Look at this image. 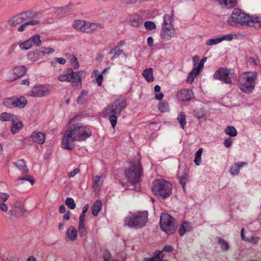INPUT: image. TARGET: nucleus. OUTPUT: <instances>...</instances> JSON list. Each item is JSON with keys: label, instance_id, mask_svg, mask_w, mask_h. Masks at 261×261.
I'll list each match as a JSON object with an SVG mask.
<instances>
[{"label": "nucleus", "instance_id": "60", "mask_svg": "<svg viewBox=\"0 0 261 261\" xmlns=\"http://www.w3.org/2000/svg\"><path fill=\"white\" fill-rule=\"evenodd\" d=\"M173 248L171 245H167L164 247L162 251L169 252L173 251Z\"/></svg>", "mask_w": 261, "mask_h": 261}, {"label": "nucleus", "instance_id": "55", "mask_svg": "<svg viewBox=\"0 0 261 261\" xmlns=\"http://www.w3.org/2000/svg\"><path fill=\"white\" fill-rule=\"evenodd\" d=\"M232 139L231 138H228L224 140V141L223 142V144H224V145L226 148H229L232 145Z\"/></svg>", "mask_w": 261, "mask_h": 261}, {"label": "nucleus", "instance_id": "13", "mask_svg": "<svg viewBox=\"0 0 261 261\" xmlns=\"http://www.w3.org/2000/svg\"><path fill=\"white\" fill-rule=\"evenodd\" d=\"M29 12H23L21 13L18 15H17L12 18H11L9 20V24L12 26L14 27L16 25L19 24L23 21H26L28 20V15L27 14Z\"/></svg>", "mask_w": 261, "mask_h": 261}, {"label": "nucleus", "instance_id": "51", "mask_svg": "<svg viewBox=\"0 0 261 261\" xmlns=\"http://www.w3.org/2000/svg\"><path fill=\"white\" fill-rule=\"evenodd\" d=\"M259 241V238L255 236H252L250 238H248L246 242L251 243L256 245Z\"/></svg>", "mask_w": 261, "mask_h": 261}, {"label": "nucleus", "instance_id": "62", "mask_svg": "<svg viewBox=\"0 0 261 261\" xmlns=\"http://www.w3.org/2000/svg\"><path fill=\"white\" fill-rule=\"evenodd\" d=\"M164 97V94L161 91L159 92L155 93V98L157 100H161Z\"/></svg>", "mask_w": 261, "mask_h": 261}, {"label": "nucleus", "instance_id": "31", "mask_svg": "<svg viewBox=\"0 0 261 261\" xmlns=\"http://www.w3.org/2000/svg\"><path fill=\"white\" fill-rule=\"evenodd\" d=\"M15 164L16 167L20 170L22 173H28V169L27 168L25 162L23 160H19Z\"/></svg>", "mask_w": 261, "mask_h": 261}, {"label": "nucleus", "instance_id": "26", "mask_svg": "<svg viewBox=\"0 0 261 261\" xmlns=\"http://www.w3.org/2000/svg\"><path fill=\"white\" fill-rule=\"evenodd\" d=\"M142 75L148 83L152 82L154 80L153 74V69L152 68H146L143 71Z\"/></svg>", "mask_w": 261, "mask_h": 261}, {"label": "nucleus", "instance_id": "52", "mask_svg": "<svg viewBox=\"0 0 261 261\" xmlns=\"http://www.w3.org/2000/svg\"><path fill=\"white\" fill-rule=\"evenodd\" d=\"M70 61L72 63L74 69H76L79 67V64L77 62V59L74 56H72L70 59Z\"/></svg>", "mask_w": 261, "mask_h": 261}, {"label": "nucleus", "instance_id": "21", "mask_svg": "<svg viewBox=\"0 0 261 261\" xmlns=\"http://www.w3.org/2000/svg\"><path fill=\"white\" fill-rule=\"evenodd\" d=\"M86 21L82 19L75 20L72 24V27L77 31L85 33Z\"/></svg>", "mask_w": 261, "mask_h": 261}, {"label": "nucleus", "instance_id": "45", "mask_svg": "<svg viewBox=\"0 0 261 261\" xmlns=\"http://www.w3.org/2000/svg\"><path fill=\"white\" fill-rule=\"evenodd\" d=\"M220 42H220V38H219V37H218V38H212V39H208L206 41L205 44L207 46H211V45L218 44L220 43Z\"/></svg>", "mask_w": 261, "mask_h": 261}, {"label": "nucleus", "instance_id": "38", "mask_svg": "<svg viewBox=\"0 0 261 261\" xmlns=\"http://www.w3.org/2000/svg\"><path fill=\"white\" fill-rule=\"evenodd\" d=\"M225 133L226 135L230 137H235L237 135V130L234 127L232 126H228L225 129Z\"/></svg>", "mask_w": 261, "mask_h": 261}, {"label": "nucleus", "instance_id": "64", "mask_svg": "<svg viewBox=\"0 0 261 261\" xmlns=\"http://www.w3.org/2000/svg\"><path fill=\"white\" fill-rule=\"evenodd\" d=\"M0 209L3 212H7L8 210V206L5 203V202H2L0 203Z\"/></svg>", "mask_w": 261, "mask_h": 261}, {"label": "nucleus", "instance_id": "2", "mask_svg": "<svg viewBox=\"0 0 261 261\" xmlns=\"http://www.w3.org/2000/svg\"><path fill=\"white\" fill-rule=\"evenodd\" d=\"M126 106V99L124 97H120L117 98L103 110V114L105 116L109 117V120L114 129L117 124L118 117L125 109Z\"/></svg>", "mask_w": 261, "mask_h": 261}, {"label": "nucleus", "instance_id": "28", "mask_svg": "<svg viewBox=\"0 0 261 261\" xmlns=\"http://www.w3.org/2000/svg\"><path fill=\"white\" fill-rule=\"evenodd\" d=\"M66 236L70 241H75L77 236V231L76 228L73 226H70L67 230Z\"/></svg>", "mask_w": 261, "mask_h": 261}, {"label": "nucleus", "instance_id": "59", "mask_svg": "<svg viewBox=\"0 0 261 261\" xmlns=\"http://www.w3.org/2000/svg\"><path fill=\"white\" fill-rule=\"evenodd\" d=\"M103 81V76L102 74H99L96 77V83H97L98 86H100L101 85V84Z\"/></svg>", "mask_w": 261, "mask_h": 261}, {"label": "nucleus", "instance_id": "10", "mask_svg": "<svg viewBox=\"0 0 261 261\" xmlns=\"http://www.w3.org/2000/svg\"><path fill=\"white\" fill-rule=\"evenodd\" d=\"M161 229L167 234H171L175 231L174 219L168 214H162L160 217Z\"/></svg>", "mask_w": 261, "mask_h": 261}, {"label": "nucleus", "instance_id": "12", "mask_svg": "<svg viewBox=\"0 0 261 261\" xmlns=\"http://www.w3.org/2000/svg\"><path fill=\"white\" fill-rule=\"evenodd\" d=\"M27 71V68L24 65L15 67L12 71H9L8 74L7 80L9 82H13L23 76Z\"/></svg>", "mask_w": 261, "mask_h": 261}, {"label": "nucleus", "instance_id": "22", "mask_svg": "<svg viewBox=\"0 0 261 261\" xmlns=\"http://www.w3.org/2000/svg\"><path fill=\"white\" fill-rule=\"evenodd\" d=\"M25 212V210L20 205L13 206L10 210L11 215L15 217H21Z\"/></svg>", "mask_w": 261, "mask_h": 261}, {"label": "nucleus", "instance_id": "24", "mask_svg": "<svg viewBox=\"0 0 261 261\" xmlns=\"http://www.w3.org/2000/svg\"><path fill=\"white\" fill-rule=\"evenodd\" d=\"M27 102V99L24 96H21L20 97H14L15 108L22 109L26 106Z\"/></svg>", "mask_w": 261, "mask_h": 261}, {"label": "nucleus", "instance_id": "61", "mask_svg": "<svg viewBox=\"0 0 261 261\" xmlns=\"http://www.w3.org/2000/svg\"><path fill=\"white\" fill-rule=\"evenodd\" d=\"M43 54V56L45 54H49L51 53H54V49L53 48L51 47H46L44 48V50H42Z\"/></svg>", "mask_w": 261, "mask_h": 261}, {"label": "nucleus", "instance_id": "8", "mask_svg": "<svg viewBox=\"0 0 261 261\" xmlns=\"http://www.w3.org/2000/svg\"><path fill=\"white\" fill-rule=\"evenodd\" d=\"M172 16V15L167 14L163 17L164 21L162 25L160 35L162 39L165 41L170 40L175 34L173 24L174 19Z\"/></svg>", "mask_w": 261, "mask_h": 261}, {"label": "nucleus", "instance_id": "27", "mask_svg": "<svg viewBox=\"0 0 261 261\" xmlns=\"http://www.w3.org/2000/svg\"><path fill=\"white\" fill-rule=\"evenodd\" d=\"M69 82L79 83L81 82V77L78 72L73 71L72 69H69Z\"/></svg>", "mask_w": 261, "mask_h": 261}, {"label": "nucleus", "instance_id": "58", "mask_svg": "<svg viewBox=\"0 0 261 261\" xmlns=\"http://www.w3.org/2000/svg\"><path fill=\"white\" fill-rule=\"evenodd\" d=\"M204 67V64L202 62H199L197 65L196 68H193L194 69H195L197 71V73H199L200 71L203 69Z\"/></svg>", "mask_w": 261, "mask_h": 261}, {"label": "nucleus", "instance_id": "11", "mask_svg": "<svg viewBox=\"0 0 261 261\" xmlns=\"http://www.w3.org/2000/svg\"><path fill=\"white\" fill-rule=\"evenodd\" d=\"M50 92L49 86L39 85L34 86L30 93L33 97H41L48 96Z\"/></svg>", "mask_w": 261, "mask_h": 261}, {"label": "nucleus", "instance_id": "15", "mask_svg": "<svg viewBox=\"0 0 261 261\" xmlns=\"http://www.w3.org/2000/svg\"><path fill=\"white\" fill-rule=\"evenodd\" d=\"M31 137L34 142L39 144H43L45 140V133L38 130L34 131L32 133Z\"/></svg>", "mask_w": 261, "mask_h": 261}, {"label": "nucleus", "instance_id": "25", "mask_svg": "<svg viewBox=\"0 0 261 261\" xmlns=\"http://www.w3.org/2000/svg\"><path fill=\"white\" fill-rule=\"evenodd\" d=\"M109 54H113V56L111 58V60L112 61L118 58L122 54H123L124 56L126 57V54L124 53L123 50L120 49L118 46L112 48L109 51Z\"/></svg>", "mask_w": 261, "mask_h": 261}, {"label": "nucleus", "instance_id": "44", "mask_svg": "<svg viewBox=\"0 0 261 261\" xmlns=\"http://www.w3.org/2000/svg\"><path fill=\"white\" fill-rule=\"evenodd\" d=\"M31 47H32V45L29 39L19 44V47L21 49L27 50Z\"/></svg>", "mask_w": 261, "mask_h": 261}, {"label": "nucleus", "instance_id": "9", "mask_svg": "<svg viewBox=\"0 0 261 261\" xmlns=\"http://www.w3.org/2000/svg\"><path fill=\"white\" fill-rule=\"evenodd\" d=\"M236 75L234 72L229 69L224 67L218 68L213 75L215 80L221 81L225 84H232V80H235Z\"/></svg>", "mask_w": 261, "mask_h": 261}, {"label": "nucleus", "instance_id": "40", "mask_svg": "<svg viewBox=\"0 0 261 261\" xmlns=\"http://www.w3.org/2000/svg\"><path fill=\"white\" fill-rule=\"evenodd\" d=\"M218 244L220 245L222 249L227 251L229 248V245L228 243L225 241L224 239L219 238L218 240Z\"/></svg>", "mask_w": 261, "mask_h": 261}, {"label": "nucleus", "instance_id": "3", "mask_svg": "<svg viewBox=\"0 0 261 261\" xmlns=\"http://www.w3.org/2000/svg\"><path fill=\"white\" fill-rule=\"evenodd\" d=\"M232 21L242 26L261 28V17L255 15H249L242 12L240 9H234L231 14Z\"/></svg>", "mask_w": 261, "mask_h": 261}, {"label": "nucleus", "instance_id": "41", "mask_svg": "<svg viewBox=\"0 0 261 261\" xmlns=\"http://www.w3.org/2000/svg\"><path fill=\"white\" fill-rule=\"evenodd\" d=\"M78 230L80 237H83L87 235V231L85 224H79Z\"/></svg>", "mask_w": 261, "mask_h": 261}, {"label": "nucleus", "instance_id": "7", "mask_svg": "<svg viewBox=\"0 0 261 261\" xmlns=\"http://www.w3.org/2000/svg\"><path fill=\"white\" fill-rule=\"evenodd\" d=\"M152 189L155 195L165 199L171 194L172 185L164 179H156L153 182Z\"/></svg>", "mask_w": 261, "mask_h": 261}, {"label": "nucleus", "instance_id": "42", "mask_svg": "<svg viewBox=\"0 0 261 261\" xmlns=\"http://www.w3.org/2000/svg\"><path fill=\"white\" fill-rule=\"evenodd\" d=\"M87 95L88 92L85 90H83L77 98V103L80 104L83 103L85 100L84 98L86 97Z\"/></svg>", "mask_w": 261, "mask_h": 261}, {"label": "nucleus", "instance_id": "33", "mask_svg": "<svg viewBox=\"0 0 261 261\" xmlns=\"http://www.w3.org/2000/svg\"><path fill=\"white\" fill-rule=\"evenodd\" d=\"M39 23V21L35 19H31L30 20H29L21 25H20L18 28V31L19 32H22L25 30V28L29 25H34L38 24Z\"/></svg>", "mask_w": 261, "mask_h": 261}, {"label": "nucleus", "instance_id": "6", "mask_svg": "<svg viewBox=\"0 0 261 261\" xmlns=\"http://www.w3.org/2000/svg\"><path fill=\"white\" fill-rule=\"evenodd\" d=\"M148 212H138L134 213L131 217H126L124 223L129 227L136 229L144 227L148 221Z\"/></svg>", "mask_w": 261, "mask_h": 261}, {"label": "nucleus", "instance_id": "43", "mask_svg": "<svg viewBox=\"0 0 261 261\" xmlns=\"http://www.w3.org/2000/svg\"><path fill=\"white\" fill-rule=\"evenodd\" d=\"M65 204L67 207L71 210H74L76 206L73 199L70 197L66 198L65 200Z\"/></svg>", "mask_w": 261, "mask_h": 261}, {"label": "nucleus", "instance_id": "19", "mask_svg": "<svg viewBox=\"0 0 261 261\" xmlns=\"http://www.w3.org/2000/svg\"><path fill=\"white\" fill-rule=\"evenodd\" d=\"M23 127V124L21 121L18 120V117L12 121V127L11 132L13 134L17 133Z\"/></svg>", "mask_w": 261, "mask_h": 261}, {"label": "nucleus", "instance_id": "47", "mask_svg": "<svg viewBox=\"0 0 261 261\" xmlns=\"http://www.w3.org/2000/svg\"><path fill=\"white\" fill-rule=\"evenodd\" d=\"M144 27L146 29L148 30H152L156 28V25L154 22L150 21H145Z\"/></svg>", "mask_w": 261, "mask_h": 261}, {"label": "nucleus", "instance_id": "34", "mask_svg": "<svg viewBox=\"0 0 261 261\" xmlns=\"http://www.w3.org/2000/svg\"><path fill=\"white\" fill-rule=\"evenodd\" d=\"M29 39L30 40L32 46L33 45H35L36 46L39 47L41 45L40 36L38 34H35L33 35Z\"/></svg>", "mask_w": 261, "mask_h": 261}, {"label": "nucleus", "instance_id": "49", "mask_svg": "<svg viewBox=\"0 0 261 261\" xmlns=\"http://www.w3.org/2000/svg\"><path fill=\"white\" fill-rule=\"evenodd\" d=\"M226 7L228 8H232L235 6V0H222Z\"/></svg>", "mask_w": 261, "mask_h": 261}, {"label": "nucleus", "instance_id": "54", "mask_svg": "<svg viewBox=\"0 0 261 261\" xmlns=\"http://www.w3.org/2000/svg\"><path fill=\"white\" fill-rule=\"evenodd\" d=\"M79 172L80 169L78 168H75L73 171L68 173V176L69 178L73 177Z\"/></svg>", "mask_w": 261, "mask_h": 261}, {"label": "nucleus", "instance_id": "1", "mask_svg": "<svg viewBox=\"0 0 261 261\" xmlns=\"http://www.w3.org/2000/svg\"><path fill=\"white\" fill-rule=\"evenodd\" d=\"M92 135L91 127L76 123L68 127L63 135L62 146L64 149L72 150L74 147V141L86 140Z\"/></svg>", "mask_w": 261, "mask_h": 261}, {"label": "nucleus", "instance_id": "4", "mask_svg": "<svg viewBox=\"0 0 261 261\" xmlns=\"http://www.w3.org/2000/svg\"><path fill=\"white\" fill-rule=\"evenodd\" d=\"M142 174V168L139 161L131 162L129 167L125 171V176L133 187L129 190L139 191L140 189V182Z\"/></svg>", "mask_w": 261, "mask_h": 261}, {"label": "nucleus", "instance_id": "29", "mask_svg": "<svg viewBox=\"0 0 261 261\" xmlns=\"http://www.w3.org/2000/svg\"><path fill=\"white\" fill-rule=\"evenodd\" d=\"M17 118V116L10 113L3 112L0 115V120L2 121H14Z\"/></svg>", "mask_w": 261, "mask_h": 261}, {"label": "nucleus", "instance_id": "48", "mask_svg": "<svg viewBox=\"0 0 261 261\" xmlns=\"http://www.w3.org/2000/svg\"><path fill=\"white\" fill-rule=\"evenodd\" d=\"M235 36V34H229L227 35H222L220 37V42H222L223 41H231L233 39V37Z\"/></svg>", "mask_w": 261, "mask_h": 261}, {"label": "nucleus", "instance_id": "63", "mask_svg": "<svg viewBox=\"0 0 261 261\" xmlns=\"http://www.w3.org/2000/svg\"><path fill=\"white\" fill-rule=\"evenodd\" d=\"M85 214L82 213L79 217V224H85Z\"/></svg>", "mask_w": 261, "mask_h": 261}, {"label": "nucleus", "instance_id": "53", "mask_svg": "<svg viewBox=\"0 0 261 261\" xmlns=\"http://www.w3.org/2000/svg\"><path fill=\"white\" fill-rule=\"evenodd\" d=\"M9 195L5 193L0 192V203L5 202L9 198Z\"/></svg>", "mask_w": 261, "mask_h": 261}, {"label": "nucleus", "instance_id": "46", "mask_svg": "<svg viewBox=\"0 0 261 261\" xmlns=\"http://www.w3.org/2000/svg\"><path fill=\"white\" fill-rule=\"evenodd\" d=\"M199 73H197L195 69H193L190 72L189 76L187 79V82L191 83Z\"/></svg>", "mask_w": 261, "mask_h": 261}, {"label": "nucleus", "instance_id": "37", "mask_svg": "<svg viewBox=\"0 0 261 261\" xmlns=\"http://www.w3.org/2000/svg\"><path fill=\"white\" fill-rule=\"evenodd\" d=\"M158 109L162 113L168 112L169 107L168 102L165 100L160 101L158 106Z\"/></svg>", "mask_w": 261, "mask_h": 261}, {"label": "nucleus", "instance_id": "35", "mask_svg": "<svg viewBox=\"0 0 261 261\" xmlns=\"http://www.w3.org/2000/svg\"><path fill=\"white\" fill-rule=\"evenodd\" d=\"M186 117V115L185 113L182 112H180L177 117V120L180 124V127L182 129L185 128V126L187 123Z\"/></svg>", "mask_w": 261, "mask_h": 261}, {"label": "nucleus", "instance_id": "56", "mask_svg": "<svg viewBox=\"0 0 261 261\" xmlns=\"http://www.w3.org/2000/svg\"><path fill=\"white\" fill-rule=\"evenodd\" d=\"M154 257L156 258V259L161 260L163 259V254L162 251H156L154 253Z\"/></svg>", "mask_w": 261, "mask_h": 261}, {"label": "nucleus", "instance_id": "30", "mask_svg": "<svg viewBox=\"0 0 261 261\" xmlns=\"http://www.w3.org/2000/svg\"><path fill=\"white\" fill-rule=\"evenodd\" d=\"M101 176L96 175L92 178L93 181V188L95 190L99 191L103 184V181L101 180Z\"/></svg>", "mask_w": 261, "mask_h": 261}, {"label": "nucleus", "instance_id": "39", "mask_svg": "<svg viewBox=\"0 0 261 261\" xmlns=\"http://www.w3.org/2000/svg\"><path fill=\"white\" fill-rule=\"evenodd\" d=\"M203 151V149L200 148L195 153V158L194 159V162L197 166L200 165L201 162V156Z\"/></svg>", "mask_w": 261, "mask_h": 261}, {"label": "nucleus", "instance_id": "23", "mask_svg": "<svg viewBox=\"0 0 261 261\" xmlns=\"http://www.w3.org/2000/svg\"><path fill=\"white\" fill-rule=\"evenodd\" d=\"M102 25L97 23H91L86 21L85 33H91L98 29H101Z\"/></svg>", "mask_w": 261, "mask_h": 261}, {"label": "nucleus", "instance_id": "17", "mask_svg": "<svg viewBox=\"0 0 261 261\" xmlns=\"http://www.w3.org/2000/svg\"><path fill=\"white\" fill-rule=\"evenodd\" d=\"M43 51L36 49L29 52L27 55V57L30 61H36L38 60L40 57L43 56Z\"/></svg>", "mask_w": 261, "mask_h": 261}, {"label": "nucleus", "instance_id": "36", "mask_svg": "<svg viewBox=\"0 0 261 261\" xmlns=\"http://www.w3.org/2000/svg\"><path fill=\"white\" fill-rule=\"evenodd\" d=\"M4 105L8 108H15L14 97L4 98L3 100Z\"/></svg>", "mask_w": 261, "mask_h": 261}, {"label": "nucleus", "instance_id": "5", "mask_svg": "<svg viewBox=\"0 0 261 261\" xmlns=\"http://www.w3.org/2000/svg\"><path fill=\"white\" fill-rule=\"evenodd\" d=\"M257 74L256 71H246L241 74L238 81V86L241 91L250 94L252 93L256 85Z\"/></svg>", "mask_w": 261, "mask_h": 261}, {"label": "nucleus", "instance_id": "50", "mask_svg": "<svg viewBox=\"0 0 261 261\" xmlns=\"http://www.w3.org/2000/svg\"><path fill=\"white\" fill-rule=\"evenodd\" d=\"M58 80L60 82H69V72L67 73L66 74H63L61 75H60L58 77Z\"/></svg>", "mask_w": 261, "mask_h": 261}, {"label": "nucleus", "instance_id": "16", "mask_svg": "<svg viewBox=\"0 0 261 261\" xmlns=\"http://www.w3.org/2000/svg\"><path fill=\"white\" fill-rule=\"evenodd\" d=\"M247 163L239 162L234 163L230 168L229 172L233 176L238 175L241 167L247 166Z\"/></svg>", "mask_w": 261, "mask_h": 261}, {"label": "nucleus", "instance_id": "32", "mask_svg": "<svg viewBox=\"0 0 261 261\" xmlns=\"http://www.w3.org/2000/svg\"><path fill=\"white\" fill-rule=\"evenodd\" d=\"M101 208V203L100 200L94 202L92 207V214L94 216H97Z\"/></svg>", "mask_w": 261, "mask_h": 261}, {"label": "nucleus", "instance_id": "20", "mask_svg": "<svg viewBox=\"0 0 261 261\" xmlns=\"http://www.w3.org/2000/svg\"><path fill=\"white\" fill-rule=\"evenodd\" d=\"M128 23L134 27H138L142 23V19L141 17L137 14L131 16L128 18Z\"/></svg>", "mask_w": 261, "mask_h": 261}, {"label": "nucleus", "instance_id": "14", "mask_svg": "<svg viewBox=\"0 0 261 261\" xmlns=\"http://www.w3.org/2000/svg\"><path fill=\"white\" fill-rule=\"evenodd\" d=\"M177 177L179 183L182 186V189L185 191L186 184L189 179L188 170L186 169L179 170L178 172Z\"/></svg>", "mask_w": 261, "mask_h": 261}, {"label": "nucleus", "instance_id": "57", "mask_svg": "<svg viewBox=\"0 0 261 261\" xmlns=\"http://www.w3.org/2000/svg\"><path fill=\"white\" fill-rule=\"evenodd\" d=\"M103 261H110V259L111 258V255L109 251H106L103 253Z\"/></svg>", "mask_w": 261, "mask_h": 261}, {"label": "nucleus", "instance_id": "18", "mask_svg": "<svg viewBox=\"0 0 261 261\" xmlns=\"http://www.w3.org/2000/svg\"><path fill=\"white\" fill-rule=\"evenodd\" d=\"M192 228L190 223L187 221H183L180 225L178 233L180 236H183L187 232L191 230Z\"/></svg>", "mask_w": 261, "mask_h": 261}]
</instances>
